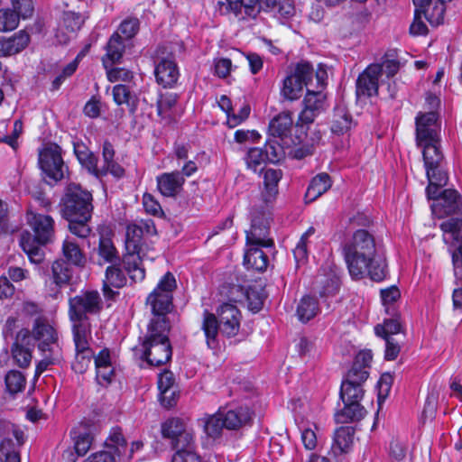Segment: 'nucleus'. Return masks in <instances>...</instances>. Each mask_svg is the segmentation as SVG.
Listing matches in <instances>:
<instances>
[{
    "label": "nucleus",
    "instance_id": "22",
    "mask_svg": "<svg viewBox=\"0 0 462 462\" xmlns=\"http://www.w3.org/2000/svg\"><path fill=\"white\" fill-rule=\"evenodd\" d=\"M59 259L80 270L84 269L88 263L87 254L83 249L69 236H67L62 242Z\"/></svg>",
    "mask_w": 462,
    "mask_h": 462
},
{
    "label": "nucleus",
    "instance_id": "24",
    "mask_svg": "<svg viewBox=\"0 0 462 462\" xmlns=\"http://www.w3.org/2000/svg\"><path fill=\"white\" fill-rule=\"evenodd\" d=\"M219 412H221L225 429L229 430H237L250 424L252 420V411L248 407L239 406L230 410L220 408Z\"/></svg>",
    "mask_w": 462,
    "mask_h": 462
},
{
    "label": "nucleus",
    "instance_id": "61",
    "mask_svg": "<svg viewBox=\"0 0 462 462\" xmlns=\"http://www.w3.org/2000/svg\"><path fill=\"white\" fill-rule=\"evenodd\" d=\"M424 9H415L413 22L410 26V32L412 35H424L428 32V27L422 20Z\"/></svg>",
    "mask_w": 462,
    "mask_h": 462
},
{
    "label": "nucleus",
    "instance_id": "27",
    "mask_svg": "<svg viewBox=\"0 0 462 462\" xmlns=\"http://www.w3.org/2000/svg\"><path fill=\"white\" fill-rule=\"evenodd\" d=\"M154 74L156 81L164 88H171L180 76L176 62L171 59H162L155 67Z\"/></svg>",
    "mask_w": 462,
    "mask_h": 462
},
{
    "label": "nucleus",
    "instance_id": "15",
    "mask_svg": "<svg viewBox=\"0 0 462 462\" xmlns=\"http://www.w3.org/2000/svg\"><path fill=\"white\" fill-rule=\"evenodd\" d=\"M271 217L265 211H254L252 217L251 227L246 231V243L262 245L264 248H273V240L270 235Z\"/></svg>",
    "mask_w": 462,
    "mask_h": 462
},
{
    "label": "nucleus",
    "instance_id": "19",
    "mask_svg": "<svg viewBox=\"0 0 462 462\" xmlns=\"http://www.w3.org/2000/svg\"><path fill=\"white\" fill-rule=\"evenodd\" d=\"M84 22L85 18L79 13L73 11L63 12L55 35L57 41L60 44H66L80 30Z\"/></svg>",
    "mask_w": 462,
    "mask_h": 462
},
{
    "label": "nucleus",
    "instance_id": "4",
    "mask_svg": "<svg viewBox=\"0 0 462 462\" xmlns=\"http://www.w3.org/2000/svg\"><path fill=\"white\" fill-rule=\"evenodd\" d=\"M241 319L240 310L231 303L220 305L216 314L205 310L201 329L204 332L208 348H217L219 333L226 337H236L240 329Z\"/></svg>",
    "mask_w": 462,
    "mask_h": 462
},
{
    "label": "nucleus",
    "instance_id": "42",
    "mask_svg": "<svg viewBox=\"0 0 462 462\" xmlns=\"http://www.w3.org/2000/svg\"><path fill=\"white\" fill-rule=\"evenodd\" d=\"M199 424L203 427L204 432L212 439H217L221 435L222 430L225 428L221 412L219 410L214 414H206L199 420Z\"/></svg>",
    "mask_w": 462,
    "mask_h": 462
},
{
    "label": "nucleus",
    "instance_id": "57",
    "mask_svg": "<svg viewBox=\"0 0 462 462\" xmlns=\"http://www.w3.org/2000/svg\"><path fill=\"white\" fill-rule=\"evenodd\" d=\"M140 23L137 18H128L124 20L116 32L120 38L125 40L133 38L139 31Z\"/></svg>",
    "mask_w": 462,
    "mask_h": 462
},
{
    "label": "nucleus",
    "instance_id": "33",
    "mask_svg": "<svg viewBox=\"0 0 462 462\" xmlns=\"http://www.w3.org/2000/svg\"><path fill=\"white\" fill-rule=\"evenodd\" d=\"M344 407L335 413L337 423H348L362 420L365 414V409L360 404L350 402H343Z\"/></svg>",
    "mask_w": 462,
    "mask_h": 462
},
{
    "label": "nucleus",
    "instance_id": "54",
    "mask_svg": "<svg viewBox=\"0 0 462 462\" xmlns=\"http://www.w3.org/2000/svg\"><path fill=\"white\" fill-rule=\"evenodd\" d=\"M319 283L322 284L321 291H319L321 296L334 295L339 290L340 279L336 273L330 272L328 276L319 281Z\"/></svg>",
    "mask_w": 462,
    "mask_h": 462
},
{
    "label": "nucleus",
    "instance_id": "48",
    "mask_svg": "<svg viewBox=\"0 0 462 462\" xmlns=\"http://www.w3.org/2000/svg\"><path fill=\"white\" fill-rule=\"evenodd\" d=\"M7 391L12 393L22 392L26 384V379L23 374L17 370L9 371L5 378Z\"/></svg>",
    "mask_w": 462,
    "mask_h": 462
},
{
    "label": "nucleus",
    "instance_id": "5",
    "mask_svg": "<svg viewBox=\"0 0 462 462\" xmlns=\"http://www.w3.org/2000/svg\"><path fill=\"white\" fill-rule=\"evenodd\" d=\"M177 288L174 275L167 272L146 298L145 304L152 315L149 327L171 328V315L174 311L173 291Z\"/></svg>",
    "mask_w": 462,
    "mask_h": 462
},
{
    "label": "nucleus",
    "instance_id": "3",
    "mask_svg": "<svg viewBox=\"0 0 462 462\" xmlns=\"http://www.w3.org/2000/svg\"><path fill=\"white\" fill-rule=\"evenodd\" d=\"M92 194L79 184L67 186L61 199V215L69 222V232L79 238H87L91 228L88 221L93 211Z\"/></svg>",
    "mask_w": 462,
    "mask_h": 462
},
{
    "label": "nucleus",
    "instance_id": "45",
    "mask_svg": "<svg viewBox=\"0 0 462 462\" xmlns=\"http://www.w3.org/2000/svg\"><path fill=\"white\" fill-rule=\"evenodd\" d=\"M319 303L314 297L304 296L300 300L297 307V316L302 322H308L313 319L319 312Z\"/></svg>",
    "mask_w": 462,
    "mask_h": 462
},
{
    "label": "nucleus",
    "instance_id": "21",
    "mask_svg": "<svg viewBox=\"0 0 462 462\" xmlns=\"http://www.w3.org/2000/svg\"><path fill=\"white\" fill-rule=\"evenodd\" d=\"M356 430L352 426H341L337 428L333 436V442L329 455L341 458L350 452L355 439Z\"/></svg>",
    "mask_w": 462,
    "mask_h": 462
},
{
    "label": "nucleus",
    "instance_id": "2",
    "mask_svg": "<svg viewBox=\"0 0 462 462\" xmlns=\"http://www.w3.org/2000/svg\"><path fill=\"white\" fill-rule=\"evenodd\" d=\"M438 115L435 112L419 114L416 116V142L422 147V155L429 183L447 184L448 174L441 163L444 156L440 150Z\"/></svg>",
    "mask_w": 462,
    "mask_h": 462
},
{
    "label": "nucleus",
    "instance_id": "7",
    "mask_svg": "<svg viewBox=\"0 0 462 462\" xmlns=\"http://www.w3.org/2000/svg\"><path fill=\"white\" fill-rule=\"evenodd\" d=\"M125 247V253L122 259L124 268L133 282H142L145 277L143 261L146 256V246L143 243V230L137 224L127 226Z\"/></svg>",
    "mask_w": 462,
    "mask_h": 462
},
{
    "label": "nucleus",
    "instance_id": "41",
    "mask_svg": "<svg viewBox=\"0 0 462 462\" xmlns=\"http://www.w3.org/2000/svg\"><path fill=\"white\" fill-rule=\"evenodd\" d=\"M114 101L118 105H127L129 110L134 114L138 106V99L136 96L130 90L129 87L123 84L116 85L113 88Z\"/></svg>",
    "mask_w": 462,
    "mask_h": 462
},
{
    "label": "nucleus",
    "instance_id": "18",
    "mask_svg": "<svg viewBox=\"0 0 462 462\" xmlns=\"http://www.w3.org/2000/svg\"><path fill=\"white\" fill-rule=\"evenodd\" d=\"M366 380V375L364 373H361V375H356L354 372H347L340 388L342 402L360 403L365 393L363 383Z\"/></svg>",
    "mask_w": 462,
    "mask_h": 462
},
{
    "label": "nucleus",
    "instance_id": "6",
    "mask_svg": "<svg viewBox=\"0 0 462 462\" xmlns=\"http://www.w3.org/2000/svg\"><path fill=\"white\" fill-rule=\"evenodd\" d=\"M28 222L34 232L33 238L29 233L23 234L20 245L33 263H40L44 259L41 245L49 243L54 236V221L51 217L42 214H32Z\"/></svg>",
    "mask_w": 462,
    "mask_h": 462
},
{
    "label": "nucleus",
    "instance_id": "49",
    "mask_svg": "<svg viewBox=\"0 0 462 462\" xmlns=\"http://www.w3.org/2000/svg\"><path fill=\"white\" fill-rule=\"evenodd\" d=\"M195 440L189 446L175 448L171 462H201L199 456L196 452Z\"/></svg>",
    "mask_w": 462,
    "mask_h": 462
},
{
    "label": "nucleus",
    "instance_id": "38",
    "mask_svg": "<svg viewBox=\"0 0 462 462\" xmlns=\"http://www.w3.org/2000/svg\"><path fill=\"white\" fill-rule=\"evenodd\" d=\"M330 187L331 180L329 175L327 173H319L310 181L305 194V199L309 201H314L327 192Z\"/></svg>",
    "mask_w": 462,
    "mask_h": 462
},
{
    "label": "nucleus",
    "instance_id": "59",
    "mask_svg": "<svg viewBox=\"0 0 462 462\" xmlns=\"http://www.w3.org/2000/svg\"><path fill=\"white\" fill-rule=\"evenodd\" d=\"M106 441V445L115 448V452L120 456L122 454V449H125L126 441L124 438L122 430L118 427L113 428L110 435Z\"/></svg>",
    "mask_w": 462,
    "mask_h": 462
},
{
    "label": "nucleus",
    "instance_id": "23",
    "mask_svg": "<svg viewBox=\"0 0 462 462\" xmlns=\"http://www.w3.org/2000/svg\"><path fill=\"white\" fill-rule=\"evenodd\" d=\"M381 69L377 66H368L356 80V96L370 97L378 92V79Z\"/></svg>",
    "mask_w": 462,
    "mask_h": 462
},
{
    "label": "nucleus",
    "instance_id": "56",
    "mask_svg": "<svg viewBox=\"0 0 462 462\" xmlns=\"http://www.w3.org/2000/svg\"><path fill=\"white\" fill-rule=\"evenodd\" d=\"M445 3L436 2L435 5L430 9V5L424 9V18L433 26H438L443 23L445 14Z\"/></svg>",
    "mask_w": 462,
    "mask_h": 462
},
{
    "label": "nucleus",
    "instance_id": "35",
    "mask_svg": "<svg viewBox=\"0 0 462 462\" xmlns=\"http://www.w3.org/2000/svg\"><path fill=\"white\" fill-rule=\"evenodd\" d=\"M292 123L291 113L282 112L271 120L269 133L273 137H286L291 130Z\"/></svg>",
    "mask_w": 462,
    "mask_h": 462
},
{
    "label": "nucleus",
    "instance_id": "36",
    "mask_svg": "<svg viewBox=\"0 0 462 462\" xmlns=\"http://www.w3.org/2000/svg\"><path fill=\"white\" fill-rule=\"evenodd\" d=\"M282 176L281 170L267 169L263 173L264 190L262 192L264 202L269 203L273 200L278 193V182Z\"/></svg>",
    "mask_w": 462,
    "mask_h": 462
},
{
    "label": "nucleus",
    "instance_id": "39",
    "mask_svg": "<svg viewBox=\"0 0 462 462\" xmlns=\"http://www.w3.org/2000/svg\"><path fill=\"white\" fill-rule=\"evenodd\" d=\"M74 153L79 163L91 174L97 171V158L82 142L73 143Z\"/></svg>",
    "mask_w": 462,
    "mask_h": 462
},
{
    "label": "nucleus",
    "instance_id": "1",
    "mask_svg": "<svg viewBox=\"0 0 462 462\" xmlns=\"http://www.w3.org/2000/svg\"><path fill=\"white\" fill-rule=\"evenodd\" d=\"M343 255L351 277L360 280L365 275L375 282L386 276V263L377 255L374 235L365 228L356 229L343 245Z\"/></svg>",
    "mask_w": 462,
    "mask_h": 462
},
{
    "label": "nucleus",
    "instance_id": "63",
    "mask_svg": "<svg viewBox=\"0 0 462 462\" xmlns=\"http://www.w3.org/2000/svg\"><path fill=\"white\" fill-rule=\"evenodd\" d=\"M93 436L90 432L80 433L75 441V450L79 456H84L91 447Z\"/></svg>",
    "mask_w": 462,
    "mask_h": 462
},
{
    "label": "nucleus",
    "instance_id": "31",
    "mask_svg": "<svg viewBox=\"0 0 462 462\" xmlns=\"http://www.w3.org/2000/svg\"><path fill=\"white\" fill-rule=\"evenodd\" d=\"M260 9L280 19L290 18L295 12L291 0H260Z\"/></svg>",
    "mask_w": 462,
    "mask_h": 462
},
{
    "label": "nucleus",
    "instance_id": "40",
    "mask_svg": "<svg viewBox=\"0 0 462 462\" xmlns=\"http://www.w3.org/2000/svg\"><path fill=\"white\" fill-rule=\"evenodd\" d=\"M73 323L72 332L76 349H84L88 345L90 337V324L88 319H70Z\"/></svg>",
    "mask_w": 462,
    "mask_h": 462
},
{
    "label": "nucleus",
    "instance_id": "32",
    "mask_svg": "<svg viewBox=\"0 0 462 462\" xmlns=\"http://www.w3.org/2000/svg\"><path fill=\"white\" fill-rule=\"evenodd\" d=\"M125 43L118 33H113L106 44V53L102 59L104 67L108 69L115 63L120 62L125 52Z\"/></svg>",
    "mask_w": 462,
    "mask_h": 462
},
{
    "label": "nucleus",
    "instance_id": "51",
    "mask_svg": "<svg viewBox=\"0 0 462 462\" xmlns=\"http://www.w3.org/2000/svg\"><path fill=\"white\" fill-rule=\"evenodd\" d=\"M372 358L373 356L370 351L359 352L356 355L352 367L348 372H354V374H356V375H361V373H364L365 375H366V378H368V368Z\"/></svg>",
    "mask_w": 462,
    "mask_h": 462
},
{
    "label": "nucleus",
    "instance_id": "13",
    "mask_svg": "<svg viewBox=\"0 0 462 462\" xmlns=\"http://www.w3.org/2000/svg\"><path fill=\"white\" fill-rule=\"evenodd\" d=\"M38 162L42 172L54 181L64 178L67 166L62 159L61 148L56 143H48L39 151Z\"/></svg>",
    "mask_w": 462,
    "mask_h": 462
},
{
    "label": "nucleus",
    "instance_id": "37",
    "mask_svg": "<svg viewBox=\"0 0 462 462\" xmlns=\"http://www.w3.org/2000/svg\"><path fill=\"white\" fill-rule=\"evenodd\" d=\"M228 8L236 16L255 17L260 9V0H226Z\"/></svg>",
    "mask_w": 462,
    "mask_h": 462
},
{
    "label": "nucleus",
    "instance_id": "14",
    "mask_svg": "<svg viewBox=\"0 0 462 462\" xmlns=\"http://www.w3.org/2000/svg\"><path fill=\"white\" fill-rule=\"evenodd\" d=\"M161 432L163 439H170L172 449L190 445L195 440V433L187 422L178 417H172L162 423Z\"/></svg>",
    "mask_w": 462,
    "mask_h": 462
},
{
    "label": "nucleus",
    "instance_id": "47",
    "mask_svg": "<svg viewBox=\"0 0 462 462\" xmlns=\"http://www.w3.org/2000/svg\"><path fill=\"white\" fill-rule=\"evenodd\" d=\"M93 358L94 352L89 346L84 349H76V357L72 364L73 370L78 374L85 373L89 367Z\"/></svg>",
    "mask_w": 462,
    "mask_h": 462
},
{
    "label": "nucleus",
    "instance_id": "44",
    "mask_svg": "<svg viewBox=\"0 0 462 462\" xmlns=\"http://www.w3.org/2000/svg\"><path fill=\"white\" fill-rule=\"evenodd\" d=\"M174 382H175V378H174L173 373L169 370L163 371L159 375L158 387H159L160 395H161L160 401H161L162 405L166 408H171L172 406H174L173 399L167 401V398H168L167 394H168V393L171 392V390H172Z\"/></svg>",
    "mask_w": 462,
    "mask_h": 462
},
{
    "label": "nucleus",
    "instance_id": "10",
    "mask_svg": "<svg viewBox=\"0 0 462 462\" xmlns=\"http://www.w3.org/2000/svg\"><path fill=\"white\" fill-rule=\"evenodd\" d=\"M374 332L376 336L385 340L384 358L394 360L398 356L405 339L400 316L395 315L391 319H384L383 324L374 327Z\"/></svg>",
    "mask_w": 462,
    "mask_h": 462
},
{
    "label": "nucleus",
    "instance_id": "53",
    "mask_svg": "<svg viewBox=\"0 0 462 462\" xmlns=\"http://www.w3.org/2000/svg\"><path fill=\"white\" fill-rule=\"evenodd\" d=\"M291 75L299 79L303 86H308L314 76L313 66L308 61H300L296 64Z\"/></svg>",
    "mask_w": 462,
    "mask_h": 462
},
{
    "label": "nucleus",
    "instance_id": "25",
    "mask_svg": "<svg viewBox=\"0 0 462 462\" xmlns=\"http://www.w3.org/2000/svg\"><path fill=\"white\" fill-rule=\"evenodd\" d=\"M157 189L164 197H175L182 189L184 177L179 171L162 173L156 178Z\"/></svg>",
    "mask_w": 462,
    "mask_h": 462
},
{
    "label": "nucleus",
    "instance_id": "20",
    "mask_svg": "<svg viewBox=\"0 0 462 462\" xmlns=\"http://www.w3.org/2000/svg\"><path fill=\"white\" fill-rule=\"evenodd\" d=\"M31 331L27 328H22L15 337L11 352L15 364L21 368H26L32 361L31 352Z\"/></svg>",
    "mask_w": 462,
    "mask_h": 462
},
{
    "label": "nucleus",
    "instance_id": "9",
    "mask_svg": "<svg viewBox=\"0 0 462 462\" xmlns=\"http://www.w3.org/2000/svg\"><path fill=\"white\" fill-rule=\"evenodd\" d=\"M446 184L429 183L426 192L429 199H432V213L439 218L457 214L460 211L462 201L460 195L456 189L440 188Z\"/></svg>",
    "mask_w": 462,
    "mask_h": 462
},
{
    "label": "nucleus",
    "instance_id": "43",
    "mask_svg": "<svg viewBox=\"0 0 462 462\" xmlns=\"http://www.w3.org/2000/svg\"><path fill=\"white\" fill-rule=\"evenodd\" d=\"M98 256L103 262L99 261V264L103 263H119L120 257L116 248L110 238L101 236L97 248Z\"/></svg>",
    "mask_w": 462,
    "mask_h": 462
},
{
    "label": "nucleus",
    "instance_id": "12",
    "mask_svg": "<svg viewBox=\"0 0 462 462\" xmlns=\"http://www.w3.org/2000/svg\"><path fill=\"white\" fill-rule=\"evenodd\" d=\"M440 228L444 241L454 247L451 252L454 275L457 281L462 282V219H448L441 223Z\"/></svg>",
    "mask_w": 462,
    "mask_h": 462
},
{
    "label": "nucleus",
    "instance_id": "29",
    "mask_svg": "<svg viewBox=\"0 0 462 462\" xmlns=\"http://www.w3.org/2000/svg\"><path fill=\"white\" fill-rule=\"evenodd\" d=\"M118 264L119 263H113L106 270V279L103 284V292L105 297L107 299H114L115 295L118 293L117 291H113L111 287L121 288L125 286L126 282L125 273L119 268Z\"/></svg>",
    "mask_w": 462,
    "mask_h": 462
},
{
    "label": "nucleus",
    "instance_id": "52",
    "mask_svg": "<svg viewBox=\"0 0 462 462\" xmlns=\"http://www.w3.org/2000/svg\"><path fill=\"white\" fill-rule=\"evenodd\" d=\"M178 96L172 93L158 94L156 97L157 114L166 117L167 113L176 105Z\"/></svg>",
    "mask_w": 462,
    "mask_h": 462
},
{
    "label": "nucleus",
    "instance_id": "60",
    "mask_svg": "<svg viewBox=\"0 0 462 462\" xmlns=\"http://www.w3.org/2000/svg\"><path fill=\"white\" fill-rule=\"evenodd\" d=\"M246 298L250 310L258 312L263 305L265 295L263 291H258L255 288L250 287L246 291Z\"/></svg>",
    "mask_w": 462,
    "mask_h": 462
},
{
    "label": "nucleus",
    "instance_id": "11",
    "mask_svg": "<svg viewBox=\"0 0 462 462\" xmlns=\"http://www.w3.org/2000/svg\"><path fill=\"white\" fill-rule=\"evenodd\" d=\"M102 309L103 302L97 291H82L69 300V319H88V315H97Z\"/></svg>",
    "mask_w": 462,
    "mask_h": 462
},
{
    "label": "nucleus",
    "instance_id": "34",
    "mask_svg": "<svg viewBox=\"0 0 462 462\" xmlns=\"http://www.w3.org/2000/svg\"><path fill=\"white\" fill-rule=\"evenodd\" d=\"M352 124V116L347 109L342 105L337 106L331 121L332 133L337 135L344 134L351 129Z\"/></svg>",
    "mask_w": 462,
    "mask_h": 462
},
{
    "label": "nucleus",
    "instance_id": "8",
    "mask_svg": "<svg viewBox=\"0 0 462 462\" xmlns=\"http://www.w3.org/2000/svg\"><path fill=\"white\" fill-rule=\"evenodd\" d=\"M171 328L147 327L141 343V357L150 365L160 366L171 359L172 348L169 339Z\"/></svg>",
    "mask_w": 462,
    "mask_h": 462
},
{
    "label": "nucleus",
    "instance_id": "64",
    "mask_svg": "<svg viewBox=\"0 0 462 462\" xmlns=\"http://www.w3.org/2000/svg\"><path fill=\"white\" fill-rule=\"evenodd\" d=\"M13 10L19 14L20 17H30L33 13L32 0H12Z\"/></svg>",
    "mask_w": 462,
    "mask_h": 462
},
{
    "label": "nucleus",
    "instance_id": "62",
    "mask_svg": "<svg viewBox=\"0 0 462 462\" xmlns=\"http://www.w3.org/2000/svg\"><path fill=\"white\" fill-rule=\"evenodd\" d=\"M107 173L112 174L116 178H121L125 174V170L120 164H118L115 161L106 166L98 167L97 165V171L94 172L93 175L97 177H101L106 175Z\"/></svg>",
    "mask_w": 462,
    "mask_h": 462
},
{
    "label": "nucleus",
    "instance_id": "50",
    "mask_svg": "<svg viewBox=\"0 0 462 462\" xmlns=\"http://www.w3.org/2000/svg\"><path fill=\"white\" fill-rule=\"evenodd\" d=\"M267 159L263 152L262 148H251L245 157V162L249 169L253 170L254 172L262 171L263 169V164L266 162Z\"/></svg>",
    "mask_w": 462,
    "mask_h": 462
},
{
    "label": "nucleus",
    "instance_id": "55",
    "mask_svg": "<svg viewBox=\"0 0 462 462\" xmlns=\"http://www.w3.org/2000/svg\"><path fill=\"white\" fill-rule=\"evenodd\" d=\"M20 16L10 9H0V31L14 30L19 24Z\"/></svg>",
    "mask_w": 462,
    "mask_h": 462
},
{
    "label": "nucleus",
    "instance_id": "46",
    "mask_svg": "<svg viewBox=\"0 0 462 462\" xmlns=\"http://www.w3.org/2000/svg\"><path fill=\"white\" fill-rule=\"evenodd\" d=\"M303 87L291 73L283 79L281 95L287 100H296L300 98Z\"/></svg>",
    "mask_w": 462,
    "mask_h": 462
},
{
    "label": "nucleus",
    "instance_id": "26",
    "mask_svg": "<svg viewBox=\"0 0 462 462\" xmlns=\"http://www.w3.org/2000/svg\"><path fill=\"white\" fill-rule=\"evenodd\" d=\"M262 245H253L246 243V250L244 255V264L247 269H252L263 273L268 266V256L263 251Z\"/></svg>",
    "mask_w": 462,
    "mask_h": 462
},
{
    "label": "nucleus",
    "instance_id": "30",
    "mask_svg": "<svg viewBox=\"0 0 462 462\" xmlns=\"http://www.w3.org/2000/svg\"><path fill=\"white\" fill-rule=\"evenodd\" d=\"M75 269L70 264L56 259L51 264V280L58 288L68 286L73 279Z\"/></svg>",
    "mask_w": 462,
    "mask_h": 462
},
{
    "label": "nucleus",
    "instance_id": "58",
    "mask_svg": "<svg viewBox=\"0 0 462 462\" xmlns=\"http://www.w3.org/2000/svg\"><path fill=\"white\" fill-rule=\"evenodd\" d=\"M262 149L270 162H279L284 155L283 147L277 141L268 140Z\"/></svg>",
    "mask_w": 462,
    "mask_h": 462
},
{
    "label": "nucleus",
    "instance_id": "16",
    "mask_svg": "<svg viewBox=\"0 0 462 462\" xmlns=\"http://www.w3.org/2000/svg\"><path fill=\"white\" fill-rule=\"evenodd\" d=\"M33 338L38 341V349L42 353L60 352L59 337L56 329L42 319H36L32 328Z\"/></svg>",
    "mask_w": 462,
    "mask_h": 462
},
{
    "label": "nucleus",
    "instance_id": "28",
    "mask_svg": "<svg viewBox=\"0 0 462 462\" xmlns=\"http://www.w3.org/2000/svg\"><path fill=\"white\" fill-rule=\"evenodd\" d=\"M30 37L24 31H20L11 37L0 36V57L14 55L22 51L29 43Z\"/></svg>",
    "mask_w": 462,
    "mask_h": 462
},
{
    "label": "nucleus",
    "instance_id": "17",
    "mask_svg": "<svg viewBox=\"0 0 462 462\" xmlns=\"http://www.w3.org/2000/svg\"><path fill=\"white\" fill-rule=\"evenodd\" d=\"M303 103V109L299 115L298 124L310 125L326 108V95L321 91L308 90Z\"/></svg>",
    "mask_w": 462,
    "mask_h": 462
}]
</instances>
